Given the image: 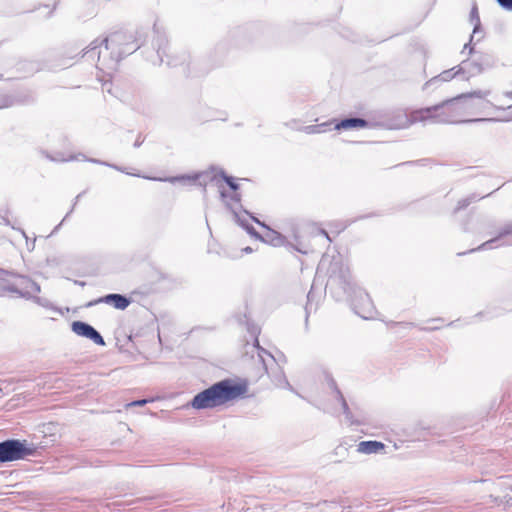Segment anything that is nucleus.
Instances as JSON below:
<instances>
[{"label":"nucleus","instance_id":"1","mask_svg":"<svg viewBox=\"0 0 512 512\" xmlns=\"http://www.w3.org/2000/svg\"><path fill=\"white\" fill-rule=\"evenodd\" d=\"M490 95L491 91L488 89L461 94L440 104L414 110L409 115L405 114L402 116L401 122L393 125V128L403 129L417 122L458 124L496 121L494 118H463L465 115L483 113L489 108L501 109L486 99Z\"/></svg>","mask_w":512,"mask_h":512},{"label":"nucleus","instance_id":"2","mask_svg":"<svg viewBox=\"0 0 512 512\" xmlns=\"http://www.w3.org/2000/svg\"><path fill=\"white\" fill-rule=\"evenodd\" d=\"M139 45L132 41V36L124 32H116L102 40L95 39L84 52V57L94 60L101 70H113L126 55L133 53Z\"/></svg>","mask_w":512,"mask_h":512},{"label":"nucleus","instance_id":"3","mask_svg":"<svg viewBox=\"0 0 512 512\" xmlns=\"http://www.w3.org/2000/svg\"><path fill=\"white\" fill-rule=\"evenodd\" d=\"M246 392L247 386L245 384L225 379L195 395L191 401V406L195 409L214 408L236 400Z\"/></svg>","mask_w":512,"mask_h":512},{"label":"nucleus","instance_id":"4","mask_svg":"<svg viewBox=\"0 0 512 512\" xmlns=\"http://www.w3.org/2000/svg\"><path fill=\"white\" fill-rule=\"evenodd\" d=\"M33 454L34 449L27 447L19 440L12 439L0 443V462L2 463L24 459Z\"/></svg>","mask_w":512,"mask_h":512},{"label":"nucleus","instance_id":"5","mask_svg":"<svg viewBox=\"0 0 512 512\" xmlns=\"http://www.w3.org/2000/svg\"><path fill=\"white\" fill-rule=\"evenodd\" d=\"M7 290L17 293L20 297L26 299L32 298L36 303L42 304L41 298L35 296L40 292L39 284L28 277H20L19 283L17 285L8 286Z\"/></svg>","mask_w":512,"mask_h":512},{"label":"nucleus","instance_id":"6","mask_svg":"<svg viewBox=\"0 0 512 512\" xmlns=\"http://www.w3.org/2000/svg\"><path fill=\"white\" fill-rule=\"evenodd\" d=\"M512 223L505 224L502 228H500L498 234L481 244L477 249H472L470 252L475 250H487L493 249L494 247L502 246V245H511L512 244Z\"/></svg>","mask_w":512,"mask_h":512},{"label":"nucleus","instance_id":"7","mask_svg":"<svg viewBox=\"0 0 512 512\" xmlns=\"http://www.w3.org/2000/svg\"><path fill=\"white\" fill-rule=\"evenodd\" d=\"M72 331L79 336L92 340L97 345H105V341L100 333L94 327L85 322L74 321L72 323Z\"/></svg>","mask_w":512,"mask_h":512},{"label":"nucleus","instance_id":"8","mask_svg":"<svg viewBox=\"0 0 512 512\" xmlns=\"http://www.w3.org/2000/svg\"><path fill=\"white\" fill-rule=\"evenodd\" d=\"M357 452L361 454H383L385 453V445L376 440L361 441L357 445Z\"/></svg>","mask_w":512,"mask_h":512},{"label":"nucleus","instance_id":"9","mask_svg":"<svg viewBox=\"0 0 512 512\" xmlns=\"http://www.w3.org/2000/svg\"><path fill=\"white\" fill-rule=\"evenodd\" d=\"M94 303L111 304L116 309L124 310L129 306L130 300L126 296H123L121 294H108L104 297L99 298Z\"/></svg>","mask_w":512,"mask_h":512},{"label":"nucleus","instance_id":"10","mask_svg":"<svg viewBox=\"0 0 512 512\" xmlns=\"http://www.w3.org/2000/svg\"><path fill=\"white\" fill-rule=\"evenodd\" d=\"M253 220L267 230L265 235L261 236L260 238L262 241L269 243L273 246H280L284 244V237L280 233L270 229L264 223L260 222L258 219L254 217Z\"/></svg>","mask_w":512,"mask_h":512},{"label":"nucleus","instance_id":"11","mask_svg":"<svg viewBox=\"0 0 512 512\" xmlns=\"http://www.w3.org/2000/svg\"><path fill=\"white\" fill-rule=\"evenodd\" d=\"M368 126V122L362 118H346L336 123L335 130H349L354 128H364Z\"/></svg>","mask_w":512,"mask_h":512},{"label":"nucleus","instance_id":"12","mask_svg":"<svg viewBox=\"0 0 512 512\" xmlns=\"http://www.w3.org/2000/svg\"><path fill=\"white\" fill-rule=\"evenodd\" d=\"M470 19H471V22L474 24L473 33L470 37L469 43H466L464 45V49L462 51V53H464V51L466 49H469V54H471L473 52V47L471 46V42H472L474 36L479 32V29H480V18H479L478 9L476 6H474L471 10Z\"/></svg>","mask_w":512,"mask_h":512},{"label":"nucleus","instance_id":"13","mask_svg":"<svg viewBox=\"0 0 512 512\" xmlns=\"http://www.w3.org/2000/svg\"><path fill=\"white\" fill-rule=\"evenodd\" d=\"M328 384H329L330 388L334 390L337 399L341 402L343 413L346 415V418L347 419H351V412H350V409L348 407V404L345 401V399H344L343 395L341 394L340 390L337 388V385H336V382L334 381V379L329 378Z\"/></svg>","mask_w":512,"mask_h":512},{"label":"nucleus","instance_id":"14","mask_svg":"<svg viewBox=\"0 0 512 512\" xmlns=\"http://www.w3.org/2000/svg\"><path fill=\"white\" fill-rule=\"evenodd\" d=\"M73 159H76V160H79V159L86 160V158L83 155H79V156H76V157H69V158H64V157L52 158V160H54V161H69V160H73ZM87 161H90V162H93V163H97V164H101V165H106V166L112 167V168H114V169H116L118 171L124 172L126 174L133 175L132 173L127 172L123 168L118 167L116 165H111V164H108L106 162H101V161L96 160V159H87ZM134 175L135 176H139L138 174H134Z\"/></svg>","mask_w":512,"mask_h":512},{"label":"nucleus","instance_id":"15","mask_svg":"<svg viewBox=\"0 0 512 512\" xmlns=\"http://www.w3.org/2000/svg\"><path fill=\"white\" fill-rule=\"evenodd\" d=\"M331 123L325 122L317 125H309L303 128V131L307 134H320L330 129Z\"/></svg>","mask_w":512,"mask_h":512},{"label":"nucleus","instance_id":"16","mask_svg":"<svg viewBox=\"0 0 512 512\" xmlns=\"http://www.w3.org/2000/svg\"><path fill=\"white\" fill-rule=\"evenodd\" d=\"M200 177V175L196 174L194 176H186V175H183V176H176V177H168V178H151V177H145L146 179H150V180H156V181H168V182H171V183H174L176 181H182V180H197L198 178Z\"/></svg>","mask_w":512,"mask_h":512},{"label":"nucleus","instance_id":"17","mask_svg":"<svg viewBox=\"0 0 512 512\" xmlns=\"http://www.w3.org/2000/svg\"><path fill=\"white\" fill-rule=\"evenodd\" d=\"M363 308L365 309V311H367L368 314L366 315V314H361L360 312H358V313L361 315V317L367 319L371 316V311L373 308V304H372L371 299L367 293H363Z\"/></svg>","mask_w":512,"mask_h":512},{"label":"nucleus","instance_id":"18","mask_svg":"<svg viewBox=\"0 0 512 512\" xmlns=\"http://www.w3.org/2000/svg\"><path fill=\"white\" fill-rule=\"evenodd\" d=\"M458 72L459 71L454 72V68L450 69V70H445L441 74H439L437 77L433 78L432 81H444V82L450 81L451 79H453L456 76V74Z\"/></svg>","mask_w":512,"mask_h":512},{"label":"nucleus","instance_id":"19","mask_svg":"<svg viewBox=\"0 0 512 512\" xmlns=\"http://www.w3.org/2000/svg\"><path fill=\"white\" fill-rule=\"evenodd\" d=\"M239 224L246 229V231L253 237L260 239L261 235L254 229V227L246 222H244L243 219H241L239 216H237Z\"/></svg>","mask_w":512,"mask_h":512},{"label":"nucleus","instance_id":"20","mask_svg":"<svg viewBox=\"0 0 512 512\" xmlns=\"http://www.w3.org/2000/svg\"><path fill=\"white\" fill-rule=\"evenodd\" d=\"M475 200H476V196L475 195H472V196H469V197H466L464 199L459 200L458 203H457V206L455 208V212L466 208L467 206H469Z\"/></svg>","mask_w":512,"mask_h":512},{"label":"nucleus","instance_id":"21","mask_svg":"<svg viewBox=\"0 0 512 512\" xmlns=\"http://www.w3.org/2000/svg\"><path fill=\"white\" fill-rule=\"evenodd\" d=\"M21 235L26 239V246L29 251H32L35 247V239L30 240L24 230L18 229Z\"/></svg>","mask_w":512,"mask_h":512},{"label":"nucleus","instance_id":"22","mask_svg":"<svg viewBox=\"0 0 512 512\" xmlns=\"http://www.w3.org/2000/svg\"><path fill=\"white\" fill-rule=\"evenodd\" d=\"M223 179L228 184V186L233 190L236 191L238 189V184L235 182V180L232 177L224 175L222 172Z\"/></svg>","mask_w":512,"mask_h":512},{"label":"nucleus","instance_id":"23","mask_svg":"<svg viewBox=\"0 0 512 512\" xmlns=\"http://www.w3.org/2000/svg\"><path fill=\"white\" fill-rule=\"evenodd\" d=\"M499 5L507 10H512V0H497Z\"/></svg>","mask_w":512,"mask_h":512},{"label":"nucleus","instance_id":"24","mask_svg":"<svg viewBox=\"0 0 512 512\" xmlns=\"http://www.w3.org/2000/svg\"><path fill=\"white\" fill-rule=\"evenodd\" d=\"M147 402H148V400H146V399L136 400V401L130 402L129 404H127V406L128 407H130V406H143Z\"/></svg>","mask_w":512,"mask_h":512},{"label":"nucleus","instance_id":"25","mask_svg":"<svg viewBox=\"0 0 512 512\" xmlns=\"http://www.w3.org/2000/svg\"><path fill=\"white\" fill-rule=\"evenodd\" d=\"M157 54H158V56H159V58H160V61H161V62H163V61H164L163 56H164V55H165V56H167V54H166V52H165V49H164V48H162L161 46H159V48H158V50H157Z\"/></svg>","mask_w":512,"mask_h":512},{"label":"nucleus","instance_id":"26","mask_svg":"<svg viewBox=\"0 0 512 512\" xmlns=\"http://www.w3.org/2000/svg\"><path fill=\"white\" fill-rule=\"evenodd\" d=\"M279 386L293 391V388L291 387L290 383L285 378L283 379V384H279Z\"/></svg>","mask_w":512,"mask_h":512},{"label":"nucleus","instance_id":"27","mask_svg":"<svg viewBox=\"0 0 512 512\" xmlns=\"http://www.w3.org/2000/svg\"><path fill=\"white\" fill-rule=\"evenodd\" d=\"M12 105V101L5 100L1 105L0 108L8 107Z\"/></svg>","mask_w":512,"mask_h":512},{"label":"nucleus","instance_id":"28","mask_svg":"<svg viewBox=\"0 0 512 512\" xmlns=\"http://www.w3.org/2000/svg\"><path fill=\"white\" fill-rule=\"evenodd\" d=\"M2 223H3L4 225L11 226V223H10L9 219H8V218H6V217H3V218H2Z\"/></svg>","mask_w":512,"mask_h":512},{"label":"nucleus","instance_id":"29","mask_svg":"<svg viewBox=\"0 0 512 512\" xmlns=\"http://www.w3.org/2000/svg\"><path fill=\"white\" fill-rule=\"evenodd\" d=\"M320 234H321V235H323V236H325V237H326V239H327L328 241H331V239H330V237H329L328 233H327L325 230H320Z\"/></svg>","mask_w":512,"mask_h":512},{"label":"nucleus","instance_id":"30","mask_svg":"<svg viewBox=\"0 0 512 512\" xmlns=\"http://www.w3.org/2000/svg\"><path fill=\"white\" fill-rule=\"evenodd\" d=\"M261 352L267 354L272 360H274L273 358V355L269 354L268 352H266L264 349H261Z\"/></svg>","mask_w":512,"mask_h":512},{"label":"nucleus","instance_id":"31","mask_svg":"<svg viewBox=\"0 0 512 512\" xmlns=\"http://www.w3.org/2000/svg\"><path fill=\"white\" fill-rule=\"evenodd\" d=\"M244 251H245L246 253H250V252L252 251V249H251L250 247H246V248L244 249Z\"/></svg>","mask_w":512,"mask_h":512},{"label":"nucleus","instance_id":"32","mask_svg":"<svg viewBox=\"0 0 512 512\" xmlns=\"http://www.w3.org/2000/svg\"><path fill=\"white\" fill-rule=\"evenodd\" d=\"M506 96H507V97H510V98H512V91H510V92H507V93H506Z\"/></svg>","mask_w":512,"mask_h":512},{"label":"nucleus","instance_id":"33","mask_svg":"<svg viewBox=\"0 0 512 512\" xmlns=\"http://www.w3.org/2000/svg\"><path fill=\"white\" fill-rule=\"evenodd\" d=\"M5 274V271L3 269H0V278Z\"/></svg>","mask_w":512,"mask_h":512},{"label":"nucleus","instance_id":"34","mask_svg":"<svg viewBox=\"0 0 512 512\" xmlns=\"http://www.w3.org/2000/svg\"><path fill=\"white\" fill-rule=\"evenodd\" d=\"M333 281H335V277L333 275H331L329 282H333Z\"/></svg>","mask_w":512,"mask_h":512},{"label":"nucleus","instance_id":"35","mask_svg":"<svg viewBox=\"0 0 512 512\" xmlns=\"http://www.w3.org/2000/svg\"><path fill=\"white\" fill-rule=\"evenodd\" d=\"M134 146H135V147H139V146H140V143H139V142H135Z\"/></svg>","mask_w":512,"mask_h":512},{"label":"nucleus","instance_id":"36","mask_svg":"<svg viewBox=\"0 0 512 512\" xmlns=\"http://www.w3.org/2000/svg\"><path fill=\"white\" fill-rule=\"evenodd\" d=\"M324 263H325V258H323V259L321 260L320 264H321V265H324Z\"/></svg>","mask_w":512,"mask_h":512},{"label":"nucleus","instance_id":"37","mask_svg":"<svg viewBox=\"0 0 512 512\" xmlns=\"http://www.w3.org/2000/svg\"><path fill=\"white\" fill-rule=\"evenodd\" d=\"M259 357L263 358L262 354L259 352ZM264 361V359H262Z\"/></svg>","mask_w":512,"mask_h":512}]
</instances>
